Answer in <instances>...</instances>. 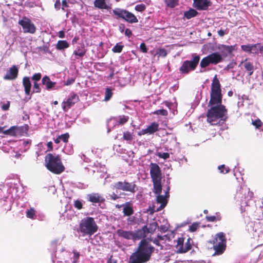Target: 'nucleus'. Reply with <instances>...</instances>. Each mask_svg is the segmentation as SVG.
Returning <instances> with one entry per match:
<instances>
[{"label": "nucleus", "instance_id": "nucleus-37", "mask_svg": "<svg viewBox=\"0 0 263 263\" xmlns=\"http://www.w3.org/2000/svg\"><path fill=\"white\" fill-rule=\"evenodd\" d=\"M112 95L111 89L107 87L106 88L105 92V98L104 100L107 101L110 99Z\"/></svg>", "mask_w": 263, "mask_h": 263}, {"label": "nucleus", "instance_id": "nucleus-53", "mask_svg": "<svg viewBox=\"0 0 263 263\" xmlns=\"http://www.w3.org/2000/svg\"><path fill=\"white\" fill-rule=\"evenodd\" d=\"M236 65V62L233 61L228 64V65L224 68V70L228 71L231 69H233Z\"/></svg>", "mask_w": 263, "mask_h": 263}, {"label": "nucleus", "instance_id": "nucleus-6", "mask_svg": "<svg viewBox=\"0 0 263 263\" xmlns=\"http://www.w3.org/2000/svg\"><path fill=\"white\" fill-rule=\"evenodd\" d=\"M223 60L222 55L218 52H213L201 59L200 62L201 68H205L210 65H216Z\"/></svg>", "mask_w": 263, "mask_h": 263}, {"label": "nucleus", "instance_id": "nucleus-24", "mask_svg": "<svg viewBox=\"0 0 263 263\" xmlns=\"http://www.w3.org/2000/svg\"><path fill=\"white\" fill-rule=\"evenodd\" d=\"M154 193L159 195L162 191L161 180L152 181Z\"/></svg>", "mask_w": 263, "mask_h": 263}, {"label": "nucleus", "instance_id": "nucleus-42", "mask_svg": "<svg viewBox=\"0 0 263 263\" xmlns=\"http://www.w3.org/2000/svg\"><path fill=\"white\" fill-rule=\"evenodd\" d=\"M41 92V89L40 87L39 84L36 82H33V91L31 94L33 93H40Z\"/></svg>", "mask_w": 263, "mask_h": 263}, {"label": "nucleus", "instance_id": "nucleus-10", "mask_svg": "<svg viewBox=\"0 0 263 263\" xmlns=\"http://www.w3.org/2000/svg\"><path fill=\"white\" fill-rule=\"evenodd\" d=\"M18 24L22 26L24 33L33 34L36 31L34 24L26 16H23L22 20H19Z\"/></svg>", "mask_w": 263, "mask_h": 263}, {"label": "nucleus", "instance_id": "nucleus-4", "mask_svg": "<svg viewBox=\"0 0 263 263\" xmlns=\"http://www.w3.org/2000/svg\"><path fill=\"white\" fill-rule=\"evenodd\" d=\"M98 230V227L93 217L84 218L79 223V231L82 233L83 236H90L96 233Z\"/></svg>", "mask_w": 263, "mask_h": 263}, {"label": "nucleus", "instance_id": "nucleus-52", "mask_svg": "<svg viewBox=\"0 0 263 263\" xmlns=\"http://www.w3.org/2000/svg\"><path fill=\"white\" fill-rule=\"evenodd\" d=\"M72 253L73 254V263H77L79 259L80 253L75 250H73Z\"/></svg>", "mask_w": 263, "mask_h": 263}, {"label": "nucleus", "instance_id": "nucleus-13", "mask_svg": "<svg viewBox=\"0 0 263 263\" xmlns=\"http://www.w3.org/2000/svg\"><path fill=\"white\" fill-rule=\"evenodd\" d=\"M193 7L198 10H206L212 5L210 0H193Z\"/></svg>", "mask_w": 263, "mask_h": 263}, {"label": "nucleus", "instance_id": "nucleus-63", "mask_svg": "<svg viewBox=\"0 0 263 263\" xmlns=\"http://www.w3.org/2000/svg\"><path fill=\"white\" fill-rule=\"evenodd\" d=\"M59 37L60 38H64L65 37V32L64 31H59Z\"/></svg>", "mask_w": 263, "mask_h": 263}, {"label": "nucleus", "instance_id": "nucleus-39", "mask_svg": "<svg viewBox=\"0 0 263 263\" xmlns=\"http://www.w3.org/2000/svg\"><path fill=\"white\" fill-rule=\"evenodd\" d=\"M119 120L118 121V124L123 125L128 120L129 117L124 115L119 116Z\"/></svg>", "mask_w": 263, "mask_h": 263}, {"label": "nucleus", "instance_id": "nucleus-49", "mask_svg": "<svg viewBox=\"0 0 263 263\" xmlns=\"http://www.w3.org/2000/svg\"><path fill=\"white\" fill-rule=\"evenodd\" d=\"M42 78V74L41 73H36L33 74L31 77V79L34 82H37L41 80Z\"/></svg>", "mask_w": 263, "mask_h": 263}, {"label": "nucleus", "instance_id": "nucleus-7", "mask_svg": "<svg viewBox=\"0 0 263 263\" xmlns=\"http://www.w3.org/2000/svg\"><path fill=\"white\" fill-rule=\"evenodd\" d=\"M191 60L184 61L179 68L180 72L182 74H187L191 71L194 70L199 62L200 57L199 55L194 54Z\"/></svg>", "mask_w": 263, "mask_h": 263}, {"label": "nucleus", "instance_id": "nucleus-44", "mask_svg": "<svg viewBox=\"0 0 263 263\" xmlns=\"http://www.w3.org/2000/svg\"><path fill=\"white\" fill-rule=\"evenodd\" d=\"M153 114L157 115H161L163 116H166L168 115V112L166 109H162L155 110Z\"/></svg>", "mask_w": 263, "mask_h": 263}, {"label": "nucleus", "instance_id": "nucleus-29", "mask_svg": "<svg viewBox=\"0 0 263 263\" xmlns=\"http://www.w3.org/2000/svg\"><path fill=\"white\" fill-rule=\"evenodd\" d=\"M259 50L260 52L263 51V46L260 44L251 45V53L257 54Z\"/></svg>", "mask_w": 263, "mask_h": 263}, {"label": "nucleus", "instance_id": "nucleus-18", "mask_svg": "<svg viewBox=\"0 0 263 263\" xmlns=\"http://www.w3.org/2000/svg\"><path fill=\"white\" fill-rule=\"evenodd\" d=\"M117 235L120 237L126 239L134 240V232L124 231L122 229H119L116 232Z\"/></svg>", "mask_w": 263, "mask_h": 263}, {"label": "nucleus", "instance_id": "nucleus-56", "mask_svg": "<svg viewBox=\"0 0 263 263\" xmlns=\"http://www.w3.org/2000/svg\"><path fill=\"white\" fill-rule=\"evenodd\" d=\"M140 49L143 53H146L147 52V48L146 44L144 43H142L140 44Z\"/></svg>", "mask_w": 263, "mask_h": 263}, {"label": "nucleus", "instance_id": "nucleus-27", "mask_svg": "<svg viewBox=\"0 0 263 263\" xmlns=\"http://www.w3.org/2000/svg\"><path fill=\"white\" fill-rule=\"evenodd\" d=\"M198 13V12L196 10L190 8L188 11L184 12V17L189 20L196 16Z\"/></svg>", "mask_w": 263, "mask_h": 263}, {"label": "nucleus", "instance_id": "nucleus-1", "mask_svg": "<svg viewBox=\"0 0 263 263\" xmlns=\"http://www.w3.org/2000/svg\"><path fill=\"white\" fill-rule=\"evenodd\" d=\"M222 99L221 85L215 75L212 80L210 99L208 104L210 108L206 112V121L212 125H220L221 121L224 122L228 119V110L226 106L222 105Z\"/></svg>", "mask_w": 263, "mask_h": 263}, {"label": "nucleus", "instance_id": "nucleus-51", "mask_svg": "<svg viewBox=\"0 0 263 263\" xmlns=\"http://www.w3.org/2000/svg\"><path fill=\"white\" fill-rule=\"evenodd\" d=\"M251 45H242L241 46V48L243 51L251 53Z\"/></svg>", "mask_w": 263, "mask_h": 263}, {"label": "nucleus", "instance_id": "nucleus-41", "mask_svg": "<svg viewBox=\"0 0 263 263\" xmlns=\"http://www.w3.org/2000/svg\"><path fill=\"white\" fill-rule=\"evenodd\" d=\"M123 138L125 140L131 141L133 139V136L130 132H126L123 133Z\"/></svg>", "mask_w": 263, "mask_h": 263}, {"label": "nucleus", "instance_id": "nucleus-19", "mask_svg": "<svg viewBox=\"0 0 263 263\" xmlns=\"http://www.w3.org/2000/svg\"><path fill=\"white\" fill-rule=\"evenodd\" d=\"M243 64V66L246 71H248V75L251 76L254 71V65L252 63L247 61V59H245L244 61L241 62L239 66Z\"/></svg>", "mask_w": 263, "mask_h": 263}, {"label": "nucleus", "instance_id": "nucleus-45", "mask_svg": "<svg viewBox=\"0 0 263 263\" xmlns=\"http://www.w3.org/2000/svg\"><path fill=\"white\" fill-rule=\"evenodd\" d=\"M252 124L255 126L256 128L259 129L262 126V123L259 119H257L252 121Z\"/></svg>", "mask_w": 263, "mask_h": 263}, {"label": "nucleus", "instance_id": "nucleus-62", "mask_svg": "<svg viewBox=\"0 0 263 263\" xmlns=\"http://www.w3.org/2000/svg\"><path fill=\"white\" fill-rule=\"evenodd\" d=\"M225 31L222 29H220L218 31V34L220 36H223L225 35Z\"/></svg>", "mask_w": 263, "mask_h": 263}, {"label": "nucleus", "instance_id": "nucleus-12", "mask_svg": "<svg viewBox=\"0 0 263 263\" xmlns=\"http://www.w3.org/2000/svg\"><path fill=\"white\" fill-rule=\"evenodd\" d=\"M79 101V96L75 93H71L66 101L62 103V108L67 111L72 106Z\"/></svg>", "mask_w": 263, "mask_h": 263}, {"label": "nucleus", "instance_id": "nucleus-33", "mask_svg": "<svg viewBox=\"0 0 263 263\" xmlns=\"http://www.w3.org/2000/svg\"><path fill=\"white\" fill-rule=\"evenodd\" d=\"M123 213H124V215L130 216L133 214L134 210L132 206L126 205L123 209Z\"/></svg>", "mask_w": 263, "mask_h": 263}, {"label": "nucleus", "instance_id": "nucleus-21", "mask_svg": "<svg viewBox=\"0 0 263 263\" xmlns=\"http://www.w3.org/2000/svg\"><path fill=\"white\" fill-rule=\"evenodd\" d=\"M93 4L96 8L100 9L108 10L110 8V7L106 4L105 0H95Z\"/></svg>", "mask_w": 263, "mask_h": 263}, {"label": "nucleus", "instance_id": "nucleus-14", "mask_svg": "<svg viewBox=\"0 0 263 263\" xmlns=\"http://www.w3.org/2000/svg\"><path fill=\"white\" fill-rule=\"evenodd\" d=\"M18 73V68L15 65H13L9 69L7 73L4 77V79L5 80H14L17 77Z\"/></svg>", "mask_w": 263, "mask_h": 263}, {"label": "nucleus", "instance_id": "nucleus-34", "mask_svg": "<svg viewBox=\"0 0 263 263\" xmlns=\"http://www.w3.org/2000/svg\"><path fill=\"white\" fill-rule=\"evenodd\" d=\"M236 45L229 46V45H222V48L228 53L231 54L232 53V52L233 51H235L236 50Z\"/></svg>", "mask_w": 263, "mask_h": 263}, {"label": "nucleus", "instance_id": "nucleus-26", "mask_svg": "<svg viewBox=\"0 0 263 263\" xmlns=\"http://www.w3.org/2000/svg\"><path fill=\"white\" fill-rule=\"evenodd\" d=\"M69 44L67 41L65 40H60L56 44V49L58 50H64V49L68 48Z\"/></svg>", "mask_w": 263, "mask_h": 263}, {"label": "nucleus", "instance_id": "nucleus-22", "mask_svg": "<svg viewBox=\"0 0 263 263\" xmlns=\"http://www.w3.org/2000/svg\"><path fill=\"white\" fill-rule=\"evenodd\" d=\"M86 52V49L84 45L82 44L81 46L78 47L77 49L73 52V54L76 56V58L78 59V57L82 58Z\"/></svg>", "mask_w": 263, "mask_h": 263}, {"label": "nucleus", "instance_id": "nucleus-11", "mask_svg": "<svg viewBox=\"0 0 263 263\" xmlns=\"http://www.w3.org/2000/svg\"><path fill=\"white\" fill-rule=\"evenodd\" d=\"M149 168V174L152 181L162 180V174L161 170L158 164L151 163Z\"/></svg>", "mask_w": 263, "mask_h": 263}, {"label": "nucleus", "instance_id": "nucleus-15", "mask_svg": "<svg viewBox=\"0 0 263 263\" xmlns=\"http://www.w3.org/2000/svg\"><path fill=\"white\" fill-rule=\"evenodd\" d=\"M87 199L93 203H102L105 201V199L98 193L88 194Z\"/></svg>", "mask_w": 263, "mask_h": 263}, {"label": "nucleus", "instance_id": "nucleus-50", "mask_svg": "<svg viewBox=\"0 0 263 263\" xmlns=\"http://www.w3.org/2000/svg\"><path fill=\"white\" fill-rule=\"evenodd\" d=\"M74 206L78 210H81L83 208V204L81 200L77 199L74 202Z\"/></svg>", "mask_w": 263, "mask_h": 263}, {"label": "nucleus", "instance_id": "nucleus-38", "mask_svg": "<svg viewBox=\"0 0 263 263\" xmlns=\"http://www.w3.org/2000/svg\"><path fill=\"white\" fill-rule=\"evenodd\" d=\"M124 47V45L117 43L112 49V51L114 53H120Z\"/></svg>", "mask_w": 263, "mask_h": 263}, {"label": "nucleus", "instance_id": "nucleus-35", "mask_svg": "<svg viewBox=\"0 0 263 263\" xmlns=\"http://www.w3.org/2000/svg\"><path fill=\"white\" fill-rule=\"evenodd\" d=\"M35 214L36 211L33 208H30L29 210H28L26 211L27 217L32 219H34L35 218Z\"/></svg>", "mask_w": 263, "mask_h": 263}, {"label": "nucleus", "instance_id": "nucleus-30", "mask_svg": "<svg viewBox=\"0 0 263 263\" xmlns=\"http://www.w3.org/2000/svg\"><path fill=\"white\" fill-rule=\"evenodd\" d=\"M179 0H164L167 7L174 8L179 5Z\"/></svg>", "mask_w": 263, "mask_h": 263}, {"label": "nucleus", "instance_id": "nucleus-57", "mask_svg": "<svg viewBox=\"0 0 263 263\" xmlns=\"http://www.w3.org/2000/svg\"><path fill=\"white\" fill-rule=\"evenodd\" d=\"M10 105V102L9 101H7L6 104H4L2 106V109L4 111L8 110L9 109Z\"/></svg>", "mask_w": 263, "mask_h": 263}, {"label": "nucleus", "instance_id": "nucleus-47", "mask_svg": "<svg viewBox=\"0 0 263 263\" xmlns=\"http://www.w3.org/2000/svg\"><path fill=\"white\" fill-rule=\"evenodd\" d=\"M145 9V5L143 4L137 5L135 7V10L140 12L144 11Z\"/></svg>", "mask_w": 263, "mask_h": 263}, {"label": "nucleus", "instance_id": "nucleus-3", "mask_svg": "<svg viewBox=\"0 0 263 263\" xmlns=\"http://www.w3.org/2000/svg\"><path fill=\"white\" fill-rule=\"evenodd\" d=\"M46 168L55 174H60L65 170L60 155L55 154H48L45 157Z\"/></svg>", "mask_w": 263, "mask_h": 263}, {"label": "nucleus", "instance_id": "nucleus-59", "mask_svg": "<svg viewBox=\"0 0 263 263\" xmlns=\"http://www.w3.org/2000/svg\"><path fill=\"white\" fill-rule=\"evenodd\" d=\"M109 199L113 200H116L120 198V197L118 195H117L116 194H115L114 192L112 193L111 194H110L109 195Z\"/></svg>", "mask_w": 263, "mask_h": 263}, {"label": "nucleus", "instance_id": "nucleus-55", "mask_svg": "<svg viewBox=\"0 0 263 263\" xmlns=\"http://www.w3.org/2000/svg\"><path fill=\"white\" fill-rule=\"evenodd\" d=\"M199 227V225L197 223H192L189 227V230L191 232H194L197 230Z\"/></svg>", "mask_w": 263, "mask_h": 263}, {"label": "nucleus", "instance_id": "nucleus-5", "mask_svg": "<svg viewBox=\"0 0 263 263\" xmlns=\"http://www.w3.org/2000/svg\"><path fill=\"white\" fill-rule=\"evenodd\" d=\"M210 243L213 245L215 250L214 255L222 254L226 249L227 239L225 234L223 232L217 233Z\"/></svg>", "mask_w": 263, "mask_h": 263}, {"label": "nucleus", "instance_id": "nucleus-64", "mask_svg": "<svg viewBox=\"0 0 263 263\" xmlns=\"http://www.w3.org/2000/svg\"><path fill=\"white\" fill-rule=\"evenodd\" d=\"M47 147L49 148L50 151H52L53 149L52 147V142L51 141L48 142L47 144Z\"/></svg>", "mask_w": 263, "mask_h": 263}, {"label": "nucleus", "instance_id": "nucleus-32", "mask_svg": "<svg viewBox=\"0 0 263 263\" xmlns=\"http://www.w3.org/2000/svg\"><path fill=\"white\" fill-rule=\"evenodd\" d=\"M184 239L183 237H179L177 240V245L176 248L177 249V253H180L181 247H183Z\"/></svg>", "mask_w": 263, "mask_h": 263}, {"label": "nucleus", "instance_id": "nucleus-25", "mask_svg": "<svg viewBox=\"0 0 263 263\" xmlns=\"http://www.w3.org/2000/svg\"><path fill=\"white\" fill-rule=\"evenodd\" d=\"M18 130V127L16 126H11L8 129L5 130L3 132V134L6 135H9L12 137H16L17 134V132Z\"/></svg>", "mask_w": 263, "mask_h": 263}, {"label": "nucleus", "instance_id": "nucleus-31", "mask_svg": "<svg viewBox=\"0 0 263 263\" xmlns=\"http://www.w3.org/2000/svg\"><path fill=\"white\" fill-rule=\"evenodd\" d=\"M157 201L159 203H161V207L162 208H164L167 204V200L166 197L163 196V195H159L157 197Z\"/></svg>", "mask_w": 263, "mask_h": 263}, {"label": "nucleus", "instance_id": "nucleus-61", "mask_svg": "<svg viewBox=\"0 0 263 263\" xmlns=\"http://www.w3.org/2000/svg\"><path fill=\"white\" fill-rule=\"evenodd\" d=\"M125 35L129 37H130L132 35V31L129 29L126 28L125 30Z\"/></svg>", "mask_w": 263, "mask_h": 263}, {"label": "nucleus", "instance_id": "nucleus-17", "mask_svg": "<svg viewBox=\"0 0 263 263\" xmlns=\"http://www.w3.org/2000/svg\"><path fill=\"white\" fill-rule=\"evenodd\" d=\"M22 84L24 88V91L26 95L30 96L31 95V83L30 78L24 77L23 78Z\"/></svg>", "mask_w": 263, "mask_h": 263}, {"label": "nucleus", "instance_id": "nucleus-9", "mask_svg": "<svg viewBox=\"0 0 263 263\" xmlns=\"http://www.w3.org/2000/svg\"><path fill=\"white\" fill-rule=\"evenodd\" d=\"M116 189L123 191L135 193L138 190V187L135 182H128L125 180L124 181H118L114 185Z\"/></svg>", "mask_w": 263, "mask_h": 263}, {"label": "nucleus", "instance_id": "nucleus-46", "mask_svg": "<svg viewBox=\"0 0 263 263\" xmlns=\"http://www.w3.org/2000/svg\"><path fill=\"white\" fill-rule=\"evenodd\" d=\"M69 138V135L67 133L59 136V139H60L61 141H62L65 143H66L68 141Z\"/></svg>", "mask_w": 263, "mask_h": 263}, {"label": "nucleus", "instance_id": "nucleus-2", "mask_svg": "<svg viewBox=\"0 0 263 263\" xmlns=\"http://www.w3.org/2000/svg\"><path fill=\"white\" fill-rule=\"evenodd\" d=\"M157 226L156 222H154L150 224V228L144 226L141 229L134 232V240L142 239L136 251L130 256L128 263H145L150 260L155 248L144 238L149 233H153Z\"/></svg>", "mask_w": 263, "mask_h": 263}, {"label": "nucleus", "instance_id": "nucleus-58", "mask_svg": "<svg viewBox=\"0 0 263 263\" xmlns=\"http://www.w3.org/2000/svg\"><path fill=\"white\" fill-rule=\"evenodd\" d=\"M61 3L60 0H56L54 3V8L56 10L58 11L61 9Z\"/></svg>", "mask_w": 263, "mask_h": 263}, {"label": "nucleus", "instance_id": "nucleus-36", "mask_svg": "<svg viewBox=\"0 0 263 263\" xmlns=\"http://www.w3.org/2000/svg\"><path fill=\"white\" fill-rule=\"evenodd\" d=\"M167 52L166 49L164 48L158 49L156 51V53L154 54V56L158 55V57H165L167 55Z\"/></svg>", "mask_w": 263, "mask_h": 263}, {"label": "nucleus", "instance_id": "nucleus-20", "mask_svg": "<svg viewBox=\"0 0 263 263\" xmlns=\"http://www.w3.org/2000/svg\"><path fill=\"white\" fill-rule=\"evenodd\" d=\"M42 84L46 86L47 90L52 89L56 84V82H52L49 77L47 76L43 77L42 80Z\"/></svg>", "mask_w": 263, "mask_h": 263}, {"label": "nucleus", "instance_id": "nucleus-60", "mask_svg": "<svg viewBox=\"0 0 263 263\" xmlns=\"http://www.w3.org/2000/svg\"><path fill=\"white\" fill-rule=\"evenodd\" d=\"M74 79L73 78H70L67 80L65 82V85H70L74 82Z\"/></svg>", "mask_w": 263, "mask_h": 263}, {"label": "nucleus", "instance_id": "nucleus-43", "mask_svg": "<svg viewBox=\"0 0 263 263\" xmlns=\"http://www.w3.org/2000/svg\"><path fill=\"white\" fill-rule=\"evenodd\" d=\"M218 168L222 174H227L230 172V168L228 167H226L224 164L219 166Z\"/></svg>", "mask_w": 263, "mask_h": 263}, {"label": "nucleus", "instance_id": "nucleus-16", "mask_svg": "<svg viewBox=\"0 0 263 263\" xmlns=\"http://www.w3.org/2000/svg\"><path fill=\"white\" fill-rule=\"evenodd\" d=\"M159 130V124L154 122H152L146 128L142 129V134H153Z\"/></svg>", "mask_w": 263, "mask_h": 263}, {"label": "nucleus", "instance_id": "nucleus-28", "mask_svg": "<svg viewBox=\"0 0 263 263\" xmlns=\"http://www.w3.org/2000/svg\"><path fill=\"white\" fill-rule=\"evenodd\" d=\"M192 240L191 238H189L185 243L184 247H183V248L181 247L180 253H185L188 252L192 249Z\"/></svg>", "mask_w": 263, "mask_h": 263}, {"label": "nucleus", "instance_id": "nucleus-23", "mask_svg": "<svg viewBox=\"0 0 263 263\" xmlns=\"http://www.w3.org/2000/svg\"><path fill=\"white\" fill-rule=\"evenodd\" d=\"M239 192H240V194L244 195L243 198L245 199H250L253 196V192H250L249 189L246 186L241 187ZM241 198H243V196H242Z\"/></svg>", "mask_w": 263, "mask_h": 263}, {"label": "nucleus", "instance_id": "nucleus-48", "mask_svg": "<svg viewBox=\"0 0 263 263\" xmlns=\"http://www.w3.org/2000/svg\"><path fill=\"white\" fill-rule=\"evenodd\" d=\"M156 155L160 158H163L164 159H167L170 158V154L168 153H163L158 152Z\"/></svg>", "mask_w": 263, "mask_h": 263}, {"label": "nucleus", "instance_id": "nucleus-40", "mask_svg": "<svg viewBox=\"0 0 263 263\" xmlns=\"http://www.w3.org/2000/svg\"><path fill=\"white\" fill-rule=\"evenodd\" d=\"M205 219L207 221L214 222L215 221H220L221 220V217L220 216L217 217L215 216H206Z\"/></svg>", "mask_w": 263, "mask_h": 263}, {"label": "nucleus", "instance_id": "nucleus-8", "mask_svg": "<svg viewBox=\"0 0 263 263\" xmlns=\"http://www.w3.org/2000/svg\"><path fill=\"white\" fill-rule=\"evenodd\" d=\"M112 13L117 18H122L129 23H136L138 22L136 16L132 12L119 8L112 10Z\"/></svg>", "mask_w": 263, "mask_h": 263}, {"label": "nucleus", "instance_id": "nucleus-54", "mask_svg": "<svg viewBox=\"0 0 263 263\" xmlns=\"http://www.w3.org/2000/svg\"><path fill=\"white\" fill-rule=\"evenodd\" d=\"M62 7H61L62 10L63 11H67V13L69 12V10H66L65 9V8H67L69 7V5H68L66 0H63L62 1Z\"/></svg>", "mask_w": 263, "mask_h": 263}]
</instances>
